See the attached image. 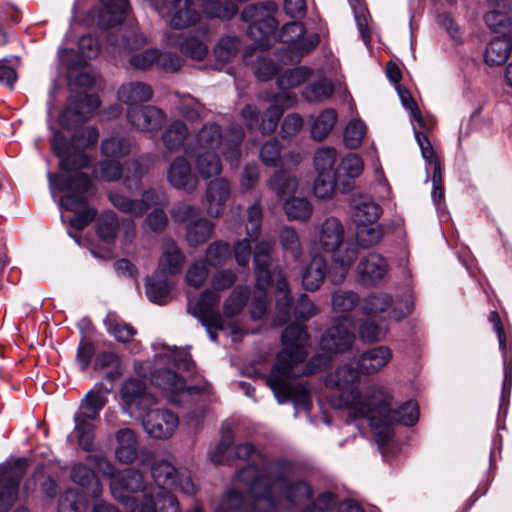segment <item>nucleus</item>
<instances>
[{"mask_svg": "<svg viewBox=\"0 0 512 512\" xmlns=\"http://www.w3.org/2000/svg\"><path fill=\"white\" fill-rule=\"evenodd\" d=\"M281 341L283 349L278 353L277 361L270 375L266 377V382L280 404L292 401L296 409L308 410L311 406L310 388L304 381L291 382V379L322 369L330 359L317 355L304 364L308 355L309 336L303 325L292 324L286 327Z\"/></svg>", "mask_w": 512, "mask_h": 512, "instance_id": "f257e3e1", "label": "nucleus"}, {"mask_svg": "<svg viewBox=\"0 0 512 512\" xmlns=\"http://www.w3.org/2000/svg\"><path fill=\"white\" fill-rule=\"evenodd\" d=\"M98 137L99 133L94 127L76 129L70 141H67L62 132L54 131L51 146L60 158L59 165L63 173H48V180L51 187L66 192L60 204L67 210L78 212L85 205L86 192L91 187V180L88 175L77 170L89 164V158L83 150L95 145Z\"/></svg>", "mask_w": 512, "mask_h": 512, "instance_id": "f03ea898", "label": "nucleus"}, {"mask_svg": "<svg viewBox=\"0 0 512 512\" xmlns=\"http://www.w3.org/2000/svg\"><path fill=\"white\" fill-rule=\"evenodd\" d=\"M111 493L125 504L127 512H180L176 497L161 488H145L143 476L134 469L113 478Z\"/></svg>", "mask_w": 512, "mask_h": 512, "instance_id": "7ed1b4c3", "label": "nucleus"}, {"mask_svg": "<svg viewBox=\"0 0 512 512\" xmlns=\"http://www.w3.org/2000/svg\"><path fill=\"white\" fill-rule=\"evenodd\" d=\"M260 473L263 489H259L257 481L251 487L257 495V509L278 512L287 505L305 504L312 497V489L307 482L290 479L278 465L263 467Z\"/></svg>", "mask_w": 512, "mask_h": 512, "instance_id": "20e7f679", "label": "nucleus"}, {"mask_svg": "<svg viewBox=\"0 0 512 512\" xmlns=\"http://www.w3.org/2000/svg\"><path fill=\"white\" fill-rule=\"evenodd\" d=\"M362 373L349 364L340 366L327 377V385L337 388L339 395L330 399L331 405L336 409L346 410L352 418L367 416L371 409V401L382 392V387L372 385L360 390L356 384L360 381Z\"/></svg>", "mask_w": 512, "mask_h": 512, "instance_id": "39448f33", "label": "nucleus"}, {"mask_svg": "<svg viewBox=\"0 0 512 512\" xmlns=\"http://www.w3.org/2000/svg\"><path fill=\"white\" fill-rule=\"evenodd\" d=\"M376 394L377 396L371 401V409L364 418L369 419L372 428L377 430L378 441L384 444L392 436L390 425L394 423L414 425L419 418V410L417 404L412 401L394 408L392 396L384 387L381 393Z\"/></svg>", "mask_w": 512, "mask_h": 512, "instance_id": "423d86ee", "label": "nucleus"}, {"mask_svg": "<svg viewBox=\"0 0 512 512\" xmlns=\"http://www.w3.org/2000/svg\"><path fill=\"white\" fill-rule=\"evenodd\" d=\"M108 390L102 386H95L89 391L80 403L79 411L74 416V433L79 446L86 451L93 449L95 425L93 421L98 418L99 412L107 403Z\"/></svg>", "mask_w": 512, "mask_h": 512, "instance_id": "0eeeda50", "label": "nucleus"}, {"mask_svg": "<svg viewBox=\"0 0 512 512\" xmlns=\"http://www.w3.org/2000/svg\"><path fill=\"white\" fill-rule=\"evenodd\" d=\"M277 11L278 5L272 1L251 4L243 9L241 18L249 23L248 36L258 48H268L276 39L278 22L274 15Z\"/></svg>", "mask_w": 512, "mask_h": 512, "instance_id": "6e6552de", "label": "nucleus"}, {"mask_svg": "<svg viewBox=\"0 0 512 512\" xmlns=\"http://www.w3.org/2000/svg\"><path fill=\"white\" fill-rule=\"evenodd\" d=\"M272 249L273 243L263 240L256 245L254 250L256 289L251 310V316L254 319H261L267 311L269 300L266 288L273 282L270 256Z\"/></svg>", "mask_w": 512, "mask_h": 512, "instance_id": "1a4fd4ad", "label": "nucleus"}, {"mask_svg": "<svg viewBox=\"0 0 512 512\" xmlns=\"http://www.w3.org/2000/svg\"><path fill=\"white\" fill-rule=\"evenodd\" d=\"M243 131L239 126H233L230 130V137L223 141L221 128L216 123L205 124L196 136V143L199 148L206 151L214 150L223 144V154L231 165H238L240 159V144L243 139Z\"/></svg>", "mask_w": 512, "mask_h": 512, "instance_id": "9d476101", "label": "nucleus"}, {"mask_svg": "<svg viewBox=\"0 0 512 512\" xmlns=\"http://www.w3.org/2000/svg\"><path fill=\"white\" fill-rule=\"evenodd\" d=\"M147 1L160 15L167 16V22L174 29H184L200 21V5L197 0Z\"/></svg>", "mask_w": 512, "mask_h": 512, "instance_id": "9b49d317", "label": "nucleus"}, {"mask_svg": "<svg viewBox=\"0 0 512 512\" xmlns=\"http://www.w3.org/2000/svg\"><path fill=\"white\" fill-rule=\"evenodd\" d=\"M305 28L300 22L287 23L282 27L279 40L286 44V54L282 61L297 62L304 55L312 51L319 43V36L315 33L304 37Z\"/></svg>", "mask_w": 512, "mask_h": 512, "instance_id": "f8f14e48", "label": "nucleus"}, {"mask_svg": "<svg viewBox=\"0 0 512 512\" xmlns=\"http://www.w3.org/2000/svg\"><path fill=\"white\" fill-rule=\"evenodd\" d=\"M237 479L247 486L249 493L253 497L250 512H267L266 508L257 509V495L252 492L251 488L253 483L257 481L259 489H263L260 468L247 466L237 473ZM243 505L244 499L242 494L235 489H231L222 497L214 512H232L242 508Z\"/></svg>", "mask_w": 512, "mask_h": 512, "instance_id": "ddd939ff", "label": "nucleus"}, {"mask_svg": "<svg viewBox=\"0 0 512 512\" xmlns=\"http://www.w3.org/2000/svg\"><path fill=\"white\" fill-rule=\"evenodd\" d=\"M26 468L27 461L23 458L0 465V512H7L17 501Z\"/></svg>", "mask_w": 512, "mask_h": 512, "instance_id": "4468645a", "label": "nucleus"}, {"mask_svg": "<svg viewBox=\"0 0 512 512\" xmlns=\"http://www.w3.org/2000/svg\"><path fill=\"white\" fill-rule=\"evenodd\" d=\"M353 326V320L347 315L336 318L321 339L322 349L331 353L349 350L355 339Z\"/></svg>", "mask_w": 512, "mask_h": 512, "instance_id": "2eb2a0df", "label": "nucleus"}, {"mask_svg": "<svg viewBox=\"0 0 512 512\" xmlns=\"http://www.w3.org/2000/svg\"><path fill=\"white\" fill-rule=\"evenodd\" d=\"M220 301V295L213 290L206 289L198 298L196 304H189V312L197 317L201 323L210 328L223 329V318L216 309V305Z\"/></svg>", "mask_w": 512, "mask_h": 512, "instance_id": "dca6fc26", "label": "nucleus"}, {"mask_svg": "<svg viewBox=\"0 0 512 512\" xmlns=\"http://www.w3.org/2000/svg\"><path fill=\"white\" fill-rule=\"evenodd\" d=\"M100 101L95 95L78 94L70 98L67 107L60 116V124L65 129H72L84 122L87 114L97 109Z\"/></svg>", "mask_w": 512, "mask_h": 512, "instance_id": "f3484780", "label": "nucleus"}, {"mask_svg": "<svg viewBox=\"0 0 512 512\" xmlns=\"http://www.w3.org/2000/svg\"><path fill=\"white\" fill-rule=\"evenodd\" d=\"M178 423V416L165 409H151L143 417L145 431L157 439H166L172 436Z\"/></svg>", "mask_w": 512, "mask_h": 512, "instance_id": "a211bd4d", "label": "nucleus"}, {"mask_svg": "<svg viewBox=\"0 0 512 512\" xmlns=\"http://www.w3.org/2000/svg\"><path fill=\"white\" fill-rule=\"evenodd\" d=\"M167 181L176 189L194 192L199 185L198 175L192 171L190 161L184 156L173 159L167 169Z\"/></svg>", "mask_w": 512, "mask_h": 512, "instance_id": "6ab92c4d", "label": "nucleus"}, {"mask_svg": "<svg viewBox=\"0 0 512 512\" xmlns=\"http://www.w3.org/2000/svg\"><path fill=\"white\" fill-rule=\"evenodd\" d=\"M414 135L421 150L422 157L433 166L431 198L437 205L444 198L445 194L440 161L426 135L416 129H414Z\"/></svg>", "mask_w": 512, "mask_h": 512, "instance_id": "aec40b11", "label": "nucleus"}, {"mask_svg": "<svg viewBox=\"0 0 512 512\" xmlns=\"http://www.w3.org/2000/svg\"><path fill=\"white\" fill-rule=\"evenodd\" d=\"M160 250L157 275L174 276L179 274L183 269L186 257L177 242L171 237H164Z\"/></svg>", "mask_w": 512, "mask_h": 512, "instance_id": "412c9836", "label": "nucleus"}, {"mask_svg": "<svg viewBox=\"0 0 512 512\" xmlns=\"http://www.w3.org/2000/svg\"><path fill=\"white\" fill-rule=\"evenodd\" d=\"M126 115L129 123L143 132L158 131L166 119L164 112L153 105L127 108Z\"/></svg>", "mask_w": 512, "mask_h": 512, "instance_id": "4be33fe9", "label": "nucleus"}, {"mask_svg": "<svg viewBox=\"0 0 512 512\" xmlns=\"http://www.w3.org/2000/svg\"><path fill=\"white\" fill-rule=\"evenodd\" d=\"M152 383L171 394L173 403H180L185 396L198 392L197 387H187L182 377L171 370L155 371L151 376Z\"/></svg>", "mask_w": 512, "mask_h": 512, "instance_id": "5701e85b", "label": "nucleus"}, {"mask_svg": "<svg viewBox=\"0 0 512 512\" xmlns=\"http://www.w3.org/2000/svg\"><path fill=\"white\" fill-rule=\"evenodd\" d=\"M231 195V185L225 178H217L207 184L204 205L210 217L223 215L226 203Z\"/></svg>", "mask_w": 512, "mask_h": 512, "instance_id": "b1692460", "label": "nucleus"}, {"mask_svg": "<svg viewBox=\"0 0 512 512\" xmlns=\"http://www.w3.org/2000/svg\"><path fill=\"white\" fill-rule=\"evenodd\" d=\"M233 433L230 429L223 431L221 441L215 450L210 453L212 462L219 464L234 459H246L251 456L255 448L250 443L238 444L232 447Z\"/></svg>", "mask_w": 512, "mask_h": 512, "instance_id": "393cba45", "label": "nucleus"}, {"mask_svg": "<svg viewBox=\"0 0 512 512\" xmlns=\"http://www.w3.org/2000/svg\"><path fill=\"white\" fill-rule=\"evenodd\" d=\"M121 398L128 408L145 410L155 403V398L146 392L145 384L138 379L127 380L121 388Z\"/></svg>", "mask_w": 512, "mask_h": 512, "instance_id": "a878e982", "label": "nucleus"}, {"mask_svg": "<svg viewBox=\"0 0 512 512\" xmlns=\"http://www.w3.org/2000/svg\"><path fill=\"white\" fill-rule=\"evenodd\" d=\"M207 29L201 28L197 34H189L179 42V37L169 35L168 42L171 45L179 44L181 52L195 60H202L208 53L206 43Z\"/></svg>", "mask_w": 512, "mask_h": 512, "instance_id": "bb28decb", "label": "nucleus"}, {"mask_svg": "<svg viewBox=\"0 0 512 512\" xmlns=\"http://www.w3.org/2000/svg\"><path fill=\"white\" fill-rule=\"evenodd\" d=\"M392 351L386 346H377L363 352L357 361L362 375H372L382 370L391 360Z\"/></svg>", "mask_w": 512, "mask_h": 512, "instance_id": "cd10ccee", "label": "nucleus"}, {"mask_svg": "<svg viewBox=\"0 0 512 512\" xmlns=\"http://www.w3.org/2000/svg\"><path fill=\"white\" fill-rule=\"evenodd\" d=\"M272 274V284L278 292L274 323L275 325H283L290 319L291 315V300L289 297L288 282L282 271L278 270L276 267L272 269Z\"/></svg>", "mask_w": 512, "mask_h": 512, "instance_id": "c85d7f7f", "label": "nucleus"}, {"mask_svg": "<svg viewBox=\"0 0 512 512\" xmlns=\"http://www.w3.org/2000/svg\"><path fill=\"white\" fill-rule=\"evenodd\" d=\"M350 208L356 223L376 222L382 213L381 207L369 195L353 194Z\"/></svg>", "mask_w": 512, "mask_h": 512, "instance_id": "c756f323", "label": "nucleus"}, {"mask_svg": "<svg viewBox=\"0 0 512 512\" xmlns=\"http://www.w3.org/2000/svg\"><path fill=\"white\" fill-rule=\"evenodd\" d=\"M387 272V262L379 254L370 253L362 258L357 265V275L365 284L377 283Z\"/></svg>", "mask_w": 512, "mask_h": 512, "instance_id": "7c9ffc66", "label": "nucleus"}, {"mask_svg": "<svg viewBox=\"0 0 512 512\" xmlns=\"http://www.w3.org/2000/svg\"><path fill=\"white\" fill-rule=\"evenodd\" d=\"M118 99L126 104L127 108L139 107V104L149 101L153 97V89L150 85L132 81L122 84L117 92Z\"/></svg>", "mask_w": 512, "mask_h": 512, "instance_id": "2f4dec72", "label": "nucleus"}, {"mask_svg": "<svg viewBox=\"0 0 512 512\" xmlns=\"http://www.w3.org/2000/svg\"><path fill=\"white\" fill-rule=\"evenodd\" d=\"M117 446L115 456L123 464H131L138 457V440L130 428L120 429L116 433Z\"/></svg>", "mask_w": 512, "mask_h": 512, "instance_id": "473e14b6", "label": "nucleus"}, {"mask_svg": "<svg viewBox=\"0 0 512 512\" xmlns=\"http://www.w3.org/2000/svg\"><path fill=\"white\" fill-rule=\"evenodd\" d=\"M344 241V227L334 217L327 218L321 225L319 243L328 252L336 251Z\"/></svg>", "mask_w": 512, "mask_h": 512, "instance_id": "72a5a7b5", "label": "nucleus"}, {"mask_svg": "<svg viewBox=\"0 0 512 512\" xmlns=\"http://www.w3.org/2000/svg\"><path fill=\"white\" fill-rule=\"evenodd\" d=\"M357 248L354 244H347L343 249L334 251L333 268L330 273L331 281L339 283L343 281L351 265L357 258Z\"/></svg>", "mask_w": 512, "mask_h": 512, "instance_id": "f704fd0d", "label": "nucleus"}, {"mask_svg": "<svg viewBox=\"0 0 512 512\" xmlns=\"http://www.w3.org/2000/svg\"><path fill=\"white\" fill-rule=\"evenodd\" d=\"M214 227V224L207 218L198 217L186 225L185 241L190 247H198L211 238Z\"/></svg>", "mask_w": 512, "mask_h": 512, "instance_id": "c9c22d12", "label": "nucleus"}, {"mask_svg": "<svg viewBox=\"0 0 512 512\" xmlns=\"http://www.w3.org/2000/svg\"><path fill=\"white\" fill-rule=\"evenodd\" d=\"M327 275V262L321 255H315L302 274V285L309 291L317 290Z\"/></svg>", "mask_w": 512, "mask_h": 512, "instance_id": "e433bc0d", "label": "nucleus"}, {"mask_svg": "<svg viewBox=\"0 0 512 512\" xmlns=\"http://www.w3.org/2000/svg\"><path fill=\"white\" fill-rule=\"evenodd\" d=\"M267 186L279 199H283L297 191L298 180L285 170L279 169L267 180Z\"/></svg>", "mask_w": 512, "mask_h": 512, "instance_id": "4c0bfd02", "label": "nucleus"}, {"mask_svg": "<svg viewBox=\"0 0 512 512\" xmlns=\"http://www.w3.org/2000/svg\"><path fill=\"white\" fill-rule=\"evenodd\" d=\"M189 130L180 120L173 121L162 134V142L168 152L178 151L188 138Z\"/></svg>", "mask_w": 512, "mask_h": 512, "instance_id": "58836bf2", "label": "nucleus"}, {"mask_svg": "<svg viewBox=\"0 0 512 512\" xmlns=\"http://www.w3.org/2000/svg\"><path fill=\"white\" fill-rule=\"evenodd\" d=\"M71 477L76 484L87 488L89 490V495L92 497L97 498L100 496L102 492L101 485L97 480L94 472L87 466L83 464L74 465L72 468Z\"/></svg>", "mask_w": 512, "mask_h": 512, "instance_id": "ea45409f", "label": "nucleus"}, {"mask_svg": "<svg viewBox=\"0 0 512 512\" xmlns=\"http://www.w3.org/2000/svg\"><path fill=\"white\" fill-rule=\"evenodd\" d=\"M146 294L148 298L157 304L163 305L170 297V284L163 274L155 275L147 279Z\"/></svg>", "mask_w": 512, "mask_h": 512, "instance_id": "a19ab883", "label": "nucleus"}, {"mask_svg": "<svg viewBox=\"0 0 512 512\" xmlns=\"http://www.w3.org/2000/svg\"><path fill=\"white\" fill-rule=\"evenodd\" d=\"M195 167L198 175L203 179L217 176L222 171V164L218 154L211 151L199 153L195 159Z\"/></svg>", "mask_w": 512, "mask_h": 512, "instance_id": "79ce46f5", "label": "nucleus"}, {"mask_svg": "<svg viewBox=\"0 0 512 512\" xmlns=\"http://www.w3.org/2000/svg\"><path fill=\"white\" fill-rule=\"evenodd\" d=\"M506 37H497L487 46L484 57L488 65H501L507 60L511 52V40Z\"/></svg>", "mask_w": 512, "mask_h": 512, "instance_id": "37998d69", "label": "nucleus"}, {"mask_svg": "<svg viewBox=\"0 0 512 512\" xmlns=\"http://www.w3.org/2000/svg\"><path fill=\"white\" fill-rule=\"evenodd\" d=\"M179 469H176L171 463L167 461H159L154 463L151 469L152 477L157 484L156 488H161L165 492L167 488H172L177 484L176 476Z\"/></svg>", "mask_w": 512, "mask_h": 512, "instance_id": "c03bdc74", "label": "nucleus"}, {"mask_svg": "<svg viewBox=\"0 0 512 512\" xmlns=\"http://www.w3.org/2000/svg\"><path fill=\"white\" fill-rule=\"evenodd\" d=\"M105 6V12L101 15V24L113 27L124 20L128 9L127 0H101Z\"/></svg>", "mask_w": 512, "mask_h": 512, "instance_id": "a18cd8bd", "label": "nucleus"}, {"mask_svg": "<svg viewBox=\"0 0 512 512\" xmlns=\"http://www.w3.org/2000/svg\"><path fill=\"white\" fill-rule=\"evenodd\" d=\"M241 46L237 36H224L215 45L213 53L217 62L225 64L234 58Z\"/></svg>", "mask_w": 512, "mask_h": 512, "instance_id": "49530a36", "label": "nucleus"}, {"mask_svg": "<svg viewBox=\"0 0 512 512\" xmlns=\"http://www.w3.org/2000/svg\"><path fill=\"white\" fill-rule=\"evenodd\" d=\"M109 200L117 210L130 216L141 217L145 214V204L140 199H131L120 193H110Z\"/></svg>", "mask_w": 512, "mask_h": 512, "instance_id": "de8ad7c7", "label": "nucleus"}, {"mask_svg": "<svg viewBox=\"0 0 512 512\" xmlns=\"http://www.w3.org/2000/svg\"><path fill=\"white\" fill-rule=\"evenodd\" d=\"M383 237V229L376 222L357 223L356 239L363 248H369L380 242Z\"/></svg>", "mask_w": 512, "mask_h": 512, "instance_id": "09e8293b", "label": "nucleus"}, {"mask_svg": "<svg viewBox=\"0 0 512 512\" xmlns=\"http://www.w3.org/2000/svg\"><path fill=\"white\" fill-rule=\"evenodd\" d=\"M284 211L290 220L305 221L312 215V205L306 198L292 197L285 201Z\"/></svg>", "mask_w": 512, "mask_h": 512, "instance_id": "8fccbe9b", "label": "nucleus"}, {"mask_svg": "<svg viewBox=\"0 0 512 512\" xmlns=\"http://www.w3.org/2000/svg\"><path fill=\"white\" fill-rule=\"evenodd\" d=\"M337 113L334 109H326L319 114L311 127V135L317 141H322L334 128Z\"/></svg>", "mask_w": 512, "mask_h": 512, "instance_id": "3c124183", "label": "nucleus"}, {"mask_svg": "<svg viewBox=\"0 0 512 512\" xmlns=\"http://www.w3.org/2000/svg\"><path fill=\"white\" fill-rule=\"evenodd\" d=\"M334 86L327 78L310 83L303 90V97L309 102H321L332 96Z\"/></svg>", "mask_w": 512, "mask_h": 512, "instance_id": "603ef678", "label": "nucleus"}, {"mask_svg": "<svg viewBox=\"0 0 512 512\" xmlns=\"http://www.w3.org/2000/svg\"><path fill=\"white\" fill-rule=\"evenodd\" d=\"M131 142L123 136H112L103 140L101 144L102 153L110 158L117 159L125 157L131 152Z\"/></svg>", "mask_w": 512, "mask_h": 512, "instance_id": "864d4df0", "label": "nucleus"}, {"mask_svg": "<svg viewBox=\"0 0 512 512\" xmlns=\"http://www.w3.org/2000/svg\"><path fill=\"white\" fill-rule=\"evenodd\" d=\"M249 289L244 286H237L226 299L223 305V314L225 317H233L238 315L249 297Z\"/></svg>", "mask_w": 512, "mask_h": 512, "instance_id": "5fc2aeb1", "label": "nucleus"}, {"mask_svg": "<svg viewBox=\"0 0 512 512\" xmlns=\"http://www.w3.org/2000/svg\"><path fill=\"white\" fill-rule=\"evenodd\" d=\"M373 317L374 316H368L359 324L358 335L360 340L364 343L379 342L383 340L386 335V329L376 323Z\"/></svg>", "mask_w": 512, "mask_h": 512, "instance_id": "6e6d98bb", "label": "nucleus"}, {"mask_svg": "<svg viewBox=\"0 0 512 512\" xmlns=\"http://www.w3.org/2000/svg\"><path fill=\"white\" fill-rule=\"evenodd\" d=\"M363 169L364 163L361 157L350 153L341 160L336 175L339 181H341V177L354 179L362 174Z\"/></svg>", "mask_w": 512, "mask_h": 512, "instance_id": "4d7b16f0", "label": "nucleus"}, {"mask_svg": "<svg viewBox=\"0 0 512 512\" xmlns=\"http://www.w3.org/2000/svg\"><path fill=\"white\" fill-rule=\"evenodd\" d=\"M230 258V246L223 241H214L206 249L205 261L212 267L224 265Z\"/></svg>", "mask_w": 512, "mask_h": 512, "instance_id": "13d9d810", "label": "nucleus"}, {"mask_svg": "<svg viewBox=\"0 0 512 512\" xmlns=\"http://www.w3.org/2000/svg\"><path fill=\"white\" fill-rule=\"evenodd\" d=\"M392 304V298L389 294H372L365 298L362 310L367 316H377L386 312Z\"/></svg>", "mask_w": 512, "mask_h": 512, "instance_id": "bf43d9fd", "label": "nucleus"}, {"mask_svg": "<svg viewBox=\"0 0 512 512\" xmlns=\"http://www.w3.org/2000/svg\"><path fill=\"white\" fill-rule=\"evenodd\" d=\"M310 75L311 70L306 67L289 69L277 79V85L282 90L294 88L304 83Z\"/></svg>", "mask_w": 512, "mask_h": 512, "instance_id": "052dcab7", "label": "nucleus"}, {"mask_svg": "<svg viewBox=\"0 0 512 512\" xmlns=\"http://www.w3.org/2000/svg\"><path fill=\"white\" fill-rule=\"evenodd\" d=\"M336 159L337 153L334 148H320L314 154V168L317 173H336L334 169Z\"/></svg>", "mask_w": 512, "mask_h": 512, "instance_id": "680f3d73", "label": "nucleus"}, {"mask_svg": "<svg viewBox=\"0 0 512 512\" xmlns=\"http://www.w3.org/2000/svg\"><path fill=\"white\" fill-rule=\"evenodd\" d=\"M119 229V219L113 211H106L98 219V235L105 241L113 240Z\"/></svg>", "mask_w": 512, "mask_h": 512, "instance_id": "e2e57ef3", "label": "nucleus"}, {"mask_svg": "<svg viewBox=\"0 0 512 512\" xmlns=\"http://www.w3.org/2000/svg\"><path fill=\"white\" fill-rule=\"evenodd\" d=\"M331 304L334 311L347 313L359 304V297L353 291L338 290L332 294Z\"/></svg>", "mask_w": 512, "mask_h": 512, "instance_id": "0e129e2a", "label": "nucleus"}, {"mask_svg": "<svg viewBox=\"0 0 512 512\" xmlns=\"http://www.w3.org/2000/svg\"><path fill=\"white\" fill-rule=\"evenodd\" d=\"M338 177L336 173H317L314 183V194L319 199H329L334 195Z\"/></svg>", "mask_w": 512, "mask_h": 512, "instance_id": "69168bd1", "label": "nucleus"}, {"mask_svg": "<svg viewBox=\"0 0 512 512\" xmlns=\"http://www.w3.org/2000/svg\"><path fill=\"white\" fill-rule=\"evenodd\" d=\"M85 499L75 489H68L60 496L58 512H82Z\"/></svg>", "mask_w": 512, "mask_h": 512, "instance_id": "338daca9", "label": "nucleus"}, {"mask_svg": "<svg viewBox=\"0 0 512 512\" xmlns=\"http://www.w3.org/2000/svg\"><path fill=\"white\" fill-rule=\"evenodd\" d=\"M486 24L495 32L503 36L512 35V18L498 11H491L485 15Z\"/></svg>", "mask_w": 512, "mask_h": 512, "instance_id": "774afa93", "label": "nucleus"}]
</instances>
